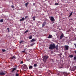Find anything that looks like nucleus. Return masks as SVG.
<instances>
[{"label": "nucleus", "mask_w": 76, "mask_h": 76, "mask_svg": "<svg viewBox=\"0 0 76 76\" xmlns=\"http://www.w3.org/2000/svg\"><path fill=\"white\" fill-rule=\"evenodd\" d=\"M56 48V45L55 44H51L49 47V49L50 50H53V49H55Z\"/></svg>", "instance_id": "f257e3e1"}, {"label": "nucleus", "mask_w": 76, "mask_h": 76, "mask_svg": "<svg viewBox=\"0 0 76 76\" xmlns=\"http://www.w3.org/2000/svg\"><path fill=\"white\" fill-rule=\"evenodd\" d=\"M50 20H51V22L52 23H54V22H55V19H54V17H53L50 16Z\"/></svg>", "instance_id": "f03ea898"}, {"label": "nucleus", "mask_w": 76, "mask_h": 76, "mask_svg": "<svg viewBox=\"0 0 76 76\" xmlns=\"http://www.w3.org/2000/svg\"><path fill=\"white\" fill-rule=\"evenodd\" d=\"M48 58V56H45L43 58L44 61H46L47 58Z\"/></svg>", "instance_id": "7ed1b4c3"}, {"label": "nucleus", "mask_w": 76, "mask_h": 76, "mask_svg": "<svg viewBox=\"0 0 76 76\" xmlns=\"http://www.w3.org/2000/svg\"><path fill=\"white\" fill-rule=\"evenodd\" d=\"M23 69H26V70H27L28 69V67L26 65H24L23 66Z\"/></svg>", "instance_id": "20e7f679"}, {"label": "nucleus", "mask_w": 76, "mask_h": 76, "mask_svg": "<svg viewBox=\"0 0 76 76\" xmlns=\"http://www.w3.org/2000/svg\"><path fill=\"white\" fill-rule=\"evenodd\" d=\"M65 50L66 51H67L69 50V46L68 45H65Z\"/></svg>", "instance_id": "39448f33"}, {"label": "nucleus", "mask_w": 76, "mask_h": 76, "mask_svg": "<svg viewBox=\"0 0 76 76\" xmlns=\"http://www.w3.org/2000/svg\"><path fill=\"white\" fill-rule=\"evenodd\" d=\"M63 37H64V34H61L60 37V39H62V38H63Z\"/></svg>", "instance_id": "423d86ee"}, {"label": "nucleus", "mask_w": 76, "mask_h": 76, "mask_svg": "<svg viewBox=\"0 0 76 76\" xmlns=\"http://www.w3.org/2000/svg\"><path fill=\"white\" fill-rule=\"evenodd\" d=\"M46 23H47L46 21H44L42 23V27H44L46 25Z\"/></svg>", "instance_id": "0eeeda50"}, {"label": "nucleus", "mask_w": 76, "mask_h": 76, "mask_svg": "<svg viewBox=\"0 0 76 76\" xmlns=\"http://www.w3.org/2000/svg\"><path fill=\"white\" fill-rule=\"evenodd\" d=\"M63 74L64 75V76H66L67 75H69V74L67 73L66 72H63Z\"/></svg>", "instance_id": "6e6552de"}, {"label": "nucleus", "mask_w": 76, "mask_h": 76, "mask_svg": "<svg viewBox=\"0 0 76 76\" xmlns=\"http://www.w3.org/2000/svg\"><path fill=\"white\" fill-rule=\"evenodd\" d=\"M56 50H58V45H57L56 46Z\"/></svg>", "instance_id": "1a4fd4ad"}, {"label": "nucleus", "mask_w": 76, "mask_h": 76, "mask_svg": "<svg viewBox=\"0 0 76 76\" xmlns=\"http://www.w3.org/2000/svg\"><path fill=\"white\" fill-rule=\"evenodd\" d=\"M20 20L21 21V22L23 20H25V18H24V17L22 19H21Z\"/></svg>", "instance_id": "9d476101"}, {"label": "nucleus", "mask_w": 76, "mask_h": 76, "mask_svg": "<svg viewBox=\"0 0 76 76\" xmlns=\"http://www.w3.org/2000/svg\"><path fill=\"white\" fill-rule=\"evenodd\" d=\"M0 75H4L5 73L3 72H2L0 73Z\"/></svg>", "instance_id": "9b49d317"}, {"label": "nucleus", "mask_w": 76, "mask_h": 76, "mask_svg": "<svg viewBox=\"0 0 76 76\" xmlns=\"http://www.w3.org/2000/svg\"><path fill=\"white\" fill-rule=\"evenodd\" d=\"M53 37V36L51 35H50L48 37V38H51Z\"/></svg>", "instance_id": "f8f14e48"}, {"label": "nucleus", "mask_w": 76, "mask_h": 76, "mask_svg": "<svg viewBox=\"0 0 76 76\" xmlns=\"http://www.w3.org/2000/svg\"><path fill=\"white\" fill-rule=\"evenodd\" d=\"M34 41H35V39H33L31 41V42H34Z\"/></svg>", "instance_id": "ddd939ff"}, {"label": "nucleus", "mask_w": 76, "mask_h": 76, "mask_svg": "<svg viewBox=\"0 0 76 76\" xmlns=\"http://www.w3.org/2000/svg\"><path fill=\"white\" fill-rule=\"evenodd\" d=\"M28 38L29 39H31L32 38V36H29Z\"/></svg>", "instance_id": "4468645a"}, {"label": "nucleus", "mask_w": 76, "mask_h": 76, "mask_svg": "<svg viewBox=\"0 0 76 76\" xmlns=\"http://www.w3.org/2000/svg\"><path fill=\"white\" fill-rule=\"evenodd\" d=\"M72 15H73V12H72L70 13V15H69V17H70L71 16H72Z\"/></svg>", "instance_id": "2eb2a0df"}, {"label": "nucleus", "mask_w": 76, "mask_h": 76, "mask_svg": "<svg viewBox=\"0 0 76 76\" xmlns=\"http://www.w3.org/2000/svg\"><path fill=\"white\" fill-rule=\"evenodd\" d=\"M16 70V68H13V69L12 70V72H13V71H15V70Z\"/></svg>", "instance_id": "dca6fc26"}, {"label": "nucleus", "mask_w": 76, "mask_h": 76, "mask_svg": "<svg viewBox=\"0 0 76 76\" xmlns=\"http://www.w3.org/2000/svg\"><path fill=\"white\" fill-rule=\"evenodd\" d=\"M28 4H29V3L27 2V3H26L25 4L26 7H27L28 6Z\"/></svg>", "instance_id": "f3484780"}, {"label": "nucleus", "mask_w": 76, "mask_h": 76, "mask_svg": "<svg viewBox=\"0 0 76 76\" xmlns=\"http://www.w3.org/2000/svg\"><path fill=\"white\" fill-rule=\"evenodd\" d=\"M33 68V67H32V66H29V68L30 69H32V68Z\"/></svg>", "instance_id": "a211bd4d"}, {"label": "nucleus", "mask_w": 76, "mask_h": 76, "mask_svg": "<svg viewBox=\"0 0 76 76\" xmlns=\"http://www.w3.org/2000/svg\"><path fill=\"white\" fill-rule=\"evenodd\" d=\"M69 57L71 58H72V57H73V56L72 55H70Z\"/></svg>", "instance_id": "6ab92c4d"}, {"label": "nucleus", "mask_w": 76, "mask_h": 76, "mask_svg": "<svg viewBox=\"0 0 76 76\" xmlns=\"http://www.w3.org/2000/svg\"><path fill=\"white\" fill-rule=\"evenodd\" d=\"M33 20H35V16H34L33 17Z\"/></svg>", "instance_id": "aec40b11"}, {"label": "nucleus", "mask_w": 76, "mask_h": 76, "mask_svg": "<svg viewBox=\"0 0 76 76\" xmlns=\"http://www.w3.org/2000/svg\"><path fill=\"white\" fill-rule=\"evenodd\" d=\"M76 70V68H75V67H73V68H72V70L73 71H75V70Z\"/></svg>", "instance_id": "412c9836"}, {"label": "nucleus", "mask_w": 76, "mask_h": 76, "mask_svg": "<svg viewBox=\"0 0 76 76\" xmlns=\"http://www.w3.org/2000/svg\"><path fill=\"white\" fill-rule=\"evenodd\" d=\"M2 52H5V51H6V50L2 49Z\"/></svg>", "instance_id": "4be33fe9"}, {"label": "nucleus", "mask_w": 76, "mask_h": 76, "mask_svg": "<svg viewBox=\"0 0 76 76\" xmlns=\"http://www.w3.org/2000/svg\"><path fill=\"white\" fill-rule=\"evenodd\" d=\"M55 4L56 5V6H58L59 4L58 3H55Z\"/></svg>", "instance_id": "5701e85b"}, {"label": "nucleus", "mask_w": 76, "mask_h": 76, "mask_svg": "<svg viewBox=\"0 0 76 76\" xmlns=\"http://www.w3.org/2000/svg\"><path fill=\"white\" fill-rule=\"evenodd\" d=\"M34 67H37V64H35L34 65Z\"/></svg>", "instance_id": "b1692460"}, {"label": "nucleus", "mask_w": 76, "mask_h": 76, "mask_svg": "<svg viewBox=\"0 0 76 76\" xmlns=\"http://www.w3.org/2000/svg\"><path fill=\"white\" fill-rule=\"evenodd\" d=\"M0 22H3V19H1L0 20Z\"/></svg>", "instance_id": "393cba45"}, {"label": "nucleus", "mask_w": 76, "mask_h": 76, "mask_svg": "<svg viewBox=\"0 0 76 76\" xmlns=\"http://www.w3.org/2000/svg\"><path fill=\"white\" fill-rule=\"evenodd\" d=\"M29 31V30H27L25 32V34H26L27 32H28Z\"/></svg>", "instance_id": "a878e982"}, {"label": "nucleus", "mask_w": 76, "mask_h": 76, "mask_svg": "<svg viewBox=\"0 0 76 76\" xmlns=\"http://www.w3.org/2000/svg\"><path fill=\"white\" fill-rule=\"evenodd\" d=\"M12 57V58H15V59L16 58L15 56H14Z\"/></svg>", "instance_id": "bb28decb"}, {"label": "nucleus", "mask_w": 76, "mask_h": 76, "mask_svg": "<svg viewBox=\"0 0 76 76\" xmlns=\"http://www.w3.org/2000/svg\"><path fill=\"white\" fill-rule=\"evenodd\" d=\"M7 29L8 30V32H9V28H7Z\"/></svg>", "instance_id": "cd10ccee"}, {"label": "nucleus", "mask_w": 76, "mask_h": 76, "mask_svg": "<svg viewBox=\"0 0 76 76\" xmlns=\"http://www.w3.org/2000/svg\"><path fill=\"white\" fill-rule=\"evenodd\" d=\"M28 16H26L25 17V19H28Z\"/></svg>", "instance_id": "c85d7f7f"}, {"label": "nucleus", "mask_w": 76, "mask_h": 76, "mask_svg": "<svg viewBox=\"0 0 76 76\" xmlns=\"http://www.w3.org/2000/svg\"><path fill=\"white\" fill-rule=\"evenodd\" d=\"M19 74L16 73L15 75L16 76H19Z\"/></svg>", "instance_id": "c756f323"}, {"label": "nucleus", "mask_w": 76, "mask_h": 76, "mask_svg": "<svg viewBox=\"0 0 76 76\" xmlns=\"http://www.w3.org/2000/svg\"><path fill=\"white\" fill-rule=\"evenodd\" d=\"M23 42V41L22 40V41H21L20 42V44H21V43H22V42Z\"/></svg>", "instance_id": "7c9ffc66"}, {"label": "nucleus", "mask_w": 76, "mask_h": 76, "mask_svg": "<svg viewBox=\"0 0 76 76\" xmlns=\"http://www.w3.org/2000/svg\"><path fill=\"white\" fill-rule=\"evenodd\" d=\"M74 60H76V56H75L74 57Z\"/></svg>", "instance_id": "2f4dec72"}, {"label": "nucleus", "mask_w": 76, "mask_h": 76, "mask_svg": "<svg viewBox=\"0 0 76 76\" xmlns=\"http://www.w3.org/2000/svg\"><path fill=\"white\" fill-rule=\"evenodd\" d=\"M22 52V53H26L25 50L24 51H23Z\"/></svg>", "instance_id": "473e14b6"}, {"label": "nucleus", "mask_w": 76, "mask_h": 76, "mask_svg": "<svg viewBox=\"0 0 76 76\" xmlns=\"http://www.w3.org/2000/svg\"><path fill=\"white\" fill-rule=\"evenodd\" d=\"M23 61H21L20 64H23Z\"/></svg>", "instance_id": "72a5a7b5"}, {"label": "nucleus", "mask_w": 76, "mask_h": 76, "mask_svg": "<svg viewBox=\"0 0 76 76\" xmlns=\"http://www.w3.org/2000/svg\"><path fill=\"white\" fill-rule=\"evenodd\" d=\"M14 6L13 5L11 6V7L12 8H14Z\"/></svg>", "instance_id": "f704fd0d"}, {"label": "nucleus", "mask_w": 76, "mask_h": 76, "mask_svg": "<svg viewBox=\"0 0 76 76\" xmlns=\"http://www.w3.org/2000/svg\"><path fill=\"white\" fill-rule=\"evenodd\" d=\"M10 59H11V60H12V59H13V57H12L11 58H10Z\"/></svg>", "instance_id": "c9c22d12"}, {"label": "nucleus", "mask_w": 76, "mask_h": 76, "mask_svg": "<svg viewBox=\"0 0 76 76\" xmlns=\"http://www.w3.org/2000/svg\"><path fill=\"white\" fill-rule=\"evenodd\" d=\"M33 45H34V43H33L31 45V46H33Z\"/></svg>", "instance_id": "e433bc0d"}, {"label": "nucleus", "mask_w": 76, "mask_h": 76, "mask_svg": "<svg viewBox=\"0 0 76 76\" xmlns=\"http://www.w3.org/2000/svg\"><path fill=\"white\" fill-rule=\"evenodd\" d=\"M57 75L58 76V75H59V73L57 74Z\"/></svg>", "instance_id": "4c0bfd02"}, {"label": "nucleus", "mask_w": 76, "mask_h": 76, "mask_svg": "<svg viewBox=\"0 0 76 76\" xmlns=\"http://www.w3.org/2000/svg\"><path fill=\"white\" fill-rule=\"evenodd\" d=\"M33 4H34V5H35V3H34Z\"/></svg>", "instance_id": "58836bf2"}, {"label": "nucleus", "mask_w": 76, "mask_h": 76, "mask_svg": "<svg viewBox=\"0 0 76 76\" xmlns=\"http://www.w3.org/2000/svg\"><path fill=\"white\" fill-rule=\"evenodd\" d=\"M75 40H76V38H75Z\"/></svg>", "instance_id": "ea45409f"}]
</instances>
